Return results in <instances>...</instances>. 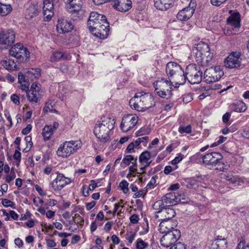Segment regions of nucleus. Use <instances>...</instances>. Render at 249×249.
<instances>
[{
	"label": "nucleus",
	"mask_w": 249,
	"mask_h": 249,
	"mask_svg": "<svg viewBox=\"0 0 249 249\" xmlns=\"http://www.w3.org/2000/svg\"><path fill=\"white\" fill-rule=\"evenodd\" d=\"M88 25L94 36L102 39L107 37L109 32V24L105 16L96 12H91L88 20Z\"/></svg>",
	"instance_id": "nucleus-1"
},
{
	"label": "nucleus",
	"mask_w": 249,
	"mask_h": 249,
	"mask_svg": "<svg viewBox=\"0 0 249 249\" xmlns=\"http://www.w3.org/2000/svg\"><path fill=\"white\" fill-rule=\"evenodd\" d=\"M193 53L195 61L202 67L209 65L213 58L209 45L202 41L195 45L193 48Z\"/></svg>",
	"instance_id": "nucleus-2"
},
{
	"label": "nucleus",
	"mask_w": 249,
	"mask_h": 249,
	"mask_svg": "<svg viewBox=\"0 0 249 249\" xmlns=\"http://www.w3.org/2000/svg\"><path fill=\"white\" fill-rule=\"evenodd\" d=\"M129 105L139 111H144L155 105L153 96L149 93H139L129 101Z\"/></svg>",
	"instance_id": "nucleus-3"
},
{
	"label": "nucleus",
	"mask_w": 249,
	"mask_h": 249,
	"mask_svg": "<svg viewBox=\"0 0 249 249\" xmlns=\"http://www.w3.org/2000/svg\"><path fill=\"white\" fill-rule=\"evenodd\" d=\"M155 92L162 98L167 96H171L172 94L173 84L172 81L165 78H159L153 83Z\"/></svg>",
	"instance_id": "nucleus-4"
},
{
	"label": "nucleus",
	"mask_w": 249,
	"mask_h": 249,
	"mask_svg": "<svg viewBox=\"0 0 249 249\" xmlns=\"http://www.w3.org/2000/svg\"><path fill=\"white\" fill-rule=\"evenodd\" d=\"M82 145L80 140L66 141L60 145L57 151V155L59 157L67 158L77 152L81 148Z\"/></svg>",
	"instance_id": "nucleus-5"
},
{
	"label": "nucleus",
	"mask_w": 249,
	"mask_h": 249,
	"mask_svg": "<svg viewBox=\"0 0 249 249\" xmlns=\"http://www.w3.org/2000/svg\"><path fill=\"white\" fill-rule=\"evenodd\" d=\"M9 54L21 62L30 57V53L27 49L20 43H17L13 46L9 51Z\"/></svg>",
	"instance_id": "nucleus-6"
},
{
	"label": "nucleus",
	"mask_w": 249,
	"mask_h": 249,
	"mask_svg": "<svg viewBox=\"0 0 249 249\" xmlns=\"http://www.w3.org/2000/svg\"><path fill=\"white\" fill-rule=\"evenodd\" d=\"M224 72L219 67L210 68L204 72V79L207 83L218 81L223 75Z\"/></svg>",
	"instance_id": "nucleus-7"
},
{
	"label": "nucleus",
	"mask_w": 249,
	"mask_h": 249,
	"mask_svg": "<svg viewBox=\"0 0 249 249\" xmlns=\"http://www.w3.org/2000/svg\"><path fill=\"white\" fill-rule=\"evenodd\" d=\"M164 235L161 238L160 242L161 245L165 248L171 247L180 237L181 233L179 230H173L171 232L164 233Z\"/></svg>",
	"instance_id": "nucleus-8"
},
{
	"label": "nucleus",
	"mask_w": 249,
	"mask_h": 249,
	"mask_svg": "<svg viewBox=\"0 0 249 249\" xmlns=\"http://www.w3.org/2000/svg\"><path fill=\"white\" fill-rule=\"evenodd\" d=\"M187 79L191 84L199 83L202 80V71L195 66H188L186 70Z\"/></svg>",
	"instance_id": "nucleus-9"
},
{
	"label": "nucleus",
	"mask_w": 249,
	"mask_h": 249,
	"mask_svg": "<svg viewBox=\"0 0 249 249\" xmlns=\"http://www.w3.org/2000/svg\"><path fill=\"white\" fill-rule=\"evenodd\" d=\"M202 159L205 165L211 168L216 165H220L223 159V156L220 153L211 152L204 155Z\"/></svg>",
	"instance_id": "nucleus-10"
},
{
	"label": "nucleus",
	"mask_w": 249,
	"mask_h": 249,
	"mask_svg": "<svg viewBox=\"0 0 249 249\" xmlns=\"http://www.w3.org/2000/svg\"><path fill=\"white\" fill-rule=\"evenodd\" d=\"M138 121V117L135 114H129L124 116L120 125L121 130L126 132L133 128Z\"/></svg>",
	"instance_id": "nucleus-11"
},
{
	"label": "nucleus",
	"mask_w": 249,
	"mask_h": 249,
	"mask_svg": "<svg viewBox=\"0 0 249 249\" xmlns=\"http://www.w3.org/2000/svg\"><path fill=\"white\" fill-rule=\"evenodd\" d=\"M15 40V34L13 31L8 30L0 33V47L6 49L13 44Z\"/></svg>",
	"instance_id": "nucleus-12"
},
{
	"label": "nucleus",
	"mask_w": 249,
	"mask_h": 249,
	"mask_svg": "<svg viewBox=\"0 0 249 249\" xmlns=\"http://www.w3.org/2000/svg\"><path fill=\"white\" fill-rule=\"evenodd\" d=\"M240 56V53L237 52H232L225 60V67L229 69L239 67L241 63Z\"/></svg>",
	"instance_id": "nucleus-13"
},
{
	"label": "nucleus",
	"mask_w": 249,
	"mask_h": 249,
	"mask_svg": "<svg viewBox=\"0 0 249 249\" xmlns=\"http://www.w3.org/2000/svg\"><path fill=\"white\" fill-rule=\"evenodd\" d=\"M196 4L191 1L189 6L180 10L177 15V18L180 21H185L190 19L194 14Z\"/></svg>",
	"instance_id": "nucleus-14"
},
{
	"label": "nucleus",
	"mask_w": 249,
	"mask_h": 249,
	"mask_svg": "<svg viewBox=\"0 0 249 249\" xmlns=\"http://www.w3.org/2000/svg\"><path fill=\"white\" fill-rule=\"evenodd\" d=\"M71 182L70 178L65 177L62 173H57L56 178L51 182V185L54 191H60Z\"/></svg>",
	"instance_id": "nucleus-15"
},
{
	"label": "nucleus",
	"mask_w": 249,
	"mask_h": 249,
	"mask_svg": "<svg viewBox=\"0 0 249 249\" xmlns=\"http://www.w3.org/2000/svg\"><path fill=\"white\" fill-rule=\"evenodd\" d=\"M227 23L229 25L228 32L229 34H236L238 32L240 27V18L239 14L236 13L227 19Z\"/></svg>",
	"instance_id": "nucleus-16"
},
{
	"label": "nucleus",
	"mask_w": 249,
	"mask_h": 249,
	"mask_svg": "<svg viewBox=\"0 0 249 249\" xmlns=\"http://www.w3.org/2000/svg\"><path fill=\"white\" fill-rule=\"evenodd\" d=\"M178 221L173 219H162L159 226V231L161 233H168L177 230Z\"/></svg>",
	"instance_id": "nucleus-17"
},
{
	"label": "nucleus",
	"mask_w": 249,
	"mask_h": 249,
	"mask_svg": "<svg viewBox=\"0 0 249 249\" xmlns=\"http://www.w3.org/2000/svg\"><path fill=\"white\" fill-rule=\"evenodd\" d=\"M110 131V130L107 128L104 125H100L96 124L94 129V133L101 142H106L110 139L108 135Z\"/></svg>",
	"instance_id": "nucleus-18"
},
{
	"label": "nucleus",
	"mask_w": 249,
	"mask_h": 249,
	"mask_svg": "<svg viewBox=\"0 0 249 249\" xmlns=\"http://www.w3.org/2000/svg\"><path fill=\"white\" fill-rule=\"evenodd\" d=\"M39 87L36 83L32 84L31 89L26 93L28 100L31 103H37L40 98Z\"/></svg>",
	"instance_id": "nucleus-19"
},
{
	"label": "nucleus",
	"mask_w": 249,
	"mask_h": 249,
	"mask_svg": "<svg viewBox=\"0 0 249 249\" xmlns=\"http://www.w3.org/2000/svg\"><path fill=\"white\" fill-rule=\"evenodd\" d=\"M113 2V7L122 12H126L132 7L131 0H115Z\"/></svg>",
	"instance_id": "nucleus-20"
},
{
	"label": "nucleus",
	"mask_w": 249,
	"mask_h": 249,
	"mask_svg": "<svg viewBox=\"0 0 249 249\" xmlns=\"http://www.w3.org/2000/svg\"><path fill=\"white\" fill-rule=\"evenodd\" d=\"M73 28V25L71 22L64 19L59 20L56 26L57 30L60 34L69 32L72 30Z\"/></svg>",
	"instance_id": "nucleus-21"
},
{
	"label": "nucleus",
	"mask_w": 249,
	"mask_h": 249,
	"mask_svg": "<svg viewBox=\"0 0 249 249\" xmlns=\"http://www.w3.org/2000/svg\"><path fill=\"white\" fill-rule=\"evenodd\" d=\"M182 69L179 65L177 63L170 62H168L166 67V73L168 76L169 79H171L174 75L180 71Z\"/></svg>",
	"instance_id": "nucleus-22"
},
{
	"label": "nucleus",
	"mask_w": 249,
	"mask_h": 249,
	"mask_svg": "<svg viewBox=\"0 0 249 249\" xmlns=\"http://www.w3.org/2000/svg\"><path fill=\"white\" fill-rule=\"evenodd\" d=\"M43 4V15L49 20L53 15V4L50 0H44Z\"/></svg>",
	"instance_id": "nucleus-23"
},
{
	"label": "nucleus",
	"mask_w": 249,
	"mask_h": 249,
	"mask_svg": "<svg viewBox=\"0 0 249 249\" xmlns=\"http://www.w3.org/2000/svg\"><path fill=\"white\" fill-rule=\"evenodd\" d=\"M187 79V74L185 73L183 69L177 73L176 75L171 79H169L173 83H175L176 84V87H178L179 85H183Z\"/></svg>",
	"instance_id": "nucleus-24"
},
{
	"label": "nucleus",
	"mask_w": 249,
	"mask_h": 249,
	"mask_svg": "<svg viewBox=\"0 0 249 249\" xmlns=\"http://www.w3.org/2000/svg\"><path fill=\"white\" fill-rule=\"evenodd\" d=\"M69 11L72 13H78L81 10L83 2L81 0H68Z\"/></svg>",
	"instance_id": "nucleus-25"
},
{
	"label": "nucleus",
	"mask_w": 249,
	"mask_h": 249,
	"mask_svg": "<svg viewBox=\"0 0 249 249\" xmlns=\"http://www.w3.org/2000/svg\"><path fill=\"white\" fill-rule=\"evenodd\" d=\"M165 205L168 207L176 205L179 201V198L177 197L176 193H169L166 194L163 197Z\"/></svg>",
	"instance_id": "nucleus-26"
},
{
	"label": "nucleus",
	"mask_w": 249,
	"mask_h": 249,
	"mask_svg": "<svg viewBox=\"0 0 249 249\" xmlns=\"http://www.w3.org/2000/svg\"><path fill=\"white\" fill-rule=\"evenodd\" d=\"M173 0H154L155 7L161 11L170 8Z\"/></svg>",
	"instance_id": "nucleus-27"
},
{
	"label": "nucleus",
	"mask_w": 249,
	"mask_h": 249,
	"mask_svg": "<svg viewBox=\"0 0 249 249\" xmlns=\"http://www.w3.org/2000/svg\"><path fill=\"white\" fill-rule=\"evenodd\" d=\"M231 111L237 112H244L247 109L246 104L242 101H237L230 106Z\"/></svg>",
	"instance_id": "nucleus-28"
},
{
	"label": "nucleus",
	"mask_w": 249,
	"mask_h": 249,
	"mask_svg": "<svg viewBox=\"0 0 249 249\" xmlns=\"http://www.w3.org/2000/svg\"><path fill=\"white\" fill-rule=\"evenodd\" d=\"M227 241L226 239L221 238L219 236L215 239L212 244L213 249H226L227 247Z\"/></svg>",
	"instance_id": "nucleus-29"
},
{
	"label": "nucleus",
	"mask_w": 249,
	"mask_h": 249,
	"mask_svg": "<svg viewBox=\"0 0 249 249\" xmlns=\"http://www.w3.org/2000/svg\"><path fill=\"white\" fill-rule=\"evenodd\" d=\"M115 124L114 119H111L109 116H104L101 118V121H98L96 124L100 125H104L107 128L111 130L113 128V125Z\"/></svg>",
	"instance_id": "nucleus-30"
},
{
	"label": "nucleus",
	"mask_w": 249,
	"mask_h": 249,
	"mask_svg": "<svg viewBox=\"0 0 249 249\" xmlns=\"http://www.w3.org/2000/svg\"><path fill=\"white\" fill-rule=\"evenodd\" d=\"M150 158V153L148 151H145L140 154L139 156V161L142 165L149 166L152 162Z\"/></svg>",
	"instance_id": "nucleus-31"
},
{
	"label": "nucleus",
	"mask_w": 249,
	"mask_h": 249,
	"mask_svg": "<svg viewBox=\"0 0 249 249\" xmlns=\"http://www.w3.org/2000/svg\"><path fill=\"white\" fill-rule=\"evenodd\" d=\"M40 75V70L38 68H31L26 73V77H28L30 80L38 78Z\"/></svg>",
	"instance_id": "nucleus-32"
},
{
	"label": "nucleus",
	"mask_w": 249,
	"mask_h": 249,
	"mask_svg": "<svg viewBox=\"0 0 249 249\" xmlns=\"http://www.w3.org/2000/svg\"><path fill=\"white\" fill-rule=\"evenodd\" d=\"M220 178H221L225 179L226 180H228L230 182V183L232 184H239L240 182V178L237 176H233L231 174H221Z\"/></svg>",
	"instance_id": "nucleus-33"
},
{
	"label": "nucleus",
	"mask_w": 249,
	"mask_h": 249,
	"mask_svg": "<svg viewBox=\"0 0 249 249\" xmlns=\"http://www.w3.org/2000/svg\"><path fill=\"white\" fill-rule=\"evenodd\" d=\"M160 212L165 217L163 219L165 220L172 219V218L176 215L175 211L170 206L162 209Z\"/></svg>",
	"instance_id": "nucleus-34"
},
{
	"label": "nucleus",
	"mask_w": 249,
	"mask_h": 249,
	"mask_svg": "<svg viewBox=\"0 0 249 249\" xmlns=\"http://www.w3.org/2000/svg\"><path fill=\"white\" fill-rule=\"evenodd\" d=\"M54 132V131L53 130L51 125H45L43 128L42 132L44 140L47 141L50 140Z\"/></svg>",
	"instance_id": "nucleus-35"
},
{
	"label": "nucleus",
	"mask_w": 249,
	"mask_h": 249,
	"mask_svg": "<svg viewBox=\"0 0 249 249\" xmlns=\"http://www.w3.org/2000/svg\"><path fill=\"white\" fill-rule=\"evenodd\" d=\"M185 181V185L189 189H196L198 186L199 181L196 177L187 178Z\"/></svg>",
	"instance_id": "nucleus-36"
},
{
	"label": "nucleus",
	"mask_w": 249,
	"mask_h": 249,
	"mask_svg": "<svg viewBox=\"0 0 249 249\" xmlns=\"http://www.w3.org/2000/svg\"><path fill=\"white\" fill-rule=\"evenodd\" d=\"M12 10V7L10 4H3L0 1V14L2 16H5L9 14Z\"/></svg>",
	"instance_id": "nucleus-37"
},
{
	"label": "nucleus",
	"mask_w": 249,
	"mask_h": 249,
	"mask_svg": "<svg viewBox=\"0 0 249 249\" xmlns=\"http://www.w3.org/2000/svg\"><path fill=\"white\" fill-rule=\"evenodd\" d=\"M137 159H135L133 162H132V165L129 167V173L127 175V178L130 179L131 177H135L134 174L138 173L137 172Z\"/></svg>",
	"instance_id": "nucleus-38"
},
{
	"label": "nucleus",
	"mask_w": 249,
	"mask_h": 249,
	"mask_svg": "<svg viewBox=\"0 0 249 249\" xmlns=\"http://www.w3.org/2000/svg\"><path fill=\"white\" fill-rule=\"evenodd\" d=\"M1 64L4 68L9 70H14L16 66V63L12 59L3 60L2 61Z\"/></svg>",
	"instance_id": "nucleus-39"
},
{
	"label": "nucleus",
	"mask_w": 249,
	"mask_h": 249,
	"mask_svg": "<svg viewBox=\"0 0 249 249\" xmlns=\"http://www.w3.org/2000/svg\"><path fill=\"white\" fill-rule=\"evenodd\" d=\"M165 204L163 198L162 200L157 201L153 205V208L156 210L160 209L158 213H161L160 211H161L162 209L168 207L167 205H165Z\"/></svg>",
	"instance_id": "nucleus-40"
},
{
	"label": "nucleus",
	"mask_w": 249,
	"mask_h": 249,
	"mask_svg": "<svg viewBox=\"0 0 249 249\" xmlns=\"http://www.w3.org/2000/svg\"><path fill=\"white\" fill-rule=\"evenodd\" d=\"M136 159V158H134L132 155H126L123 158L121 164L122 166H123V164L124 165V166H127L133 162L134 160Z\"/></svg>",
	"instance_id": "nucleus-41"
},
{
	"label": "nucleus",
	"mask_w": 249,
	"mask_h": 249,
	"mask_svg": "<svg viewBox=\"0 0 249 249\" xmlns=\"http://www.w3.org/2000/svg\"><path fill=\"white\" fill-rule=\"evenodd\" d=\"M178 131L181 134L184 133L190 134L192 132V126L190 124L186 126L181 125L179 127Z\"/></svg>",
	"instance_id": "nucleus-42"
},
{
	"label": "nucleus",
	"mask_w": 249,
	"mask_h": 249,
	"mask_svg": "<svg viewBox=\"0 0 249 249\" xmlns=\"http://www.w3.org/2000/svg\"><path fill=\"white\" fill-rule=\"evenodd\" d=\"M64 57V54L60 52H56L53 53V56L50 58V61L52 62H55L60 60L61 58Z\"/></svg>",
	"instance_id": "nucleus-43"
},
{
	"label": "nucleus",
	"mask_w": 249,
	"mask_h": 249,
	"mask_svg": "<svg viewBox=\"0 0 249 249\" xmlns=\"http://www.w3.org/2000/svg\"><path fill=\"white\" fill-rule=\"evenodd\" d=\"M148 246V244L141 238H138L136 241L137 249H145Z\"/></svg>",
	"instance_id": "nucleus-44"
},
{
	"label": "nucleus",
	"mask_w": 249,
	"mask_h": 249,
	"mask_svg": "<svg viewBox=\"0 0 249 249\" xmlns=\"http://www.w3.org/2000/svg\"><path fill=\"white\" fill-rule=\"evenodd\" d=\"M157 176H155V177H152L150 179V180L149 181V182L148 183V184H147L145 188L147 190H149V189H152V188H154L156 185V182H157Z\"/></svg>",
	"instance_id": "nucleus-45"
},
{
	"label": "nucleus",
	"mask_w": 249,
	"mask_h": 249,
	"mask_svg": "<svg viewBox=\"0 0 249 249\" xmlns=\"http://www.w3.org/2000/svg\"><path fill=\"white\" fill-rule=\"evenodd\" d=\"M120 187L121 188V190L123 191V193L124 194H126L128 191V183L127 181L125 180H122L119 184Z\"/></svg>",
	"instance_id": "nucleus-46"
},
{
	"label": "nucleus",
	"mask_w": 249,
	"mask_h": 249,
	"mask_svg": "<svg viewBox=\"0 0 249 249\" xmlns=\"http://www.w3.org/2000/svg\"><path fill=\"white\" fill-rule=\"evenodd\" d=\"M73 221L76 224H79L82 226L84 224V219L78 213L75 214Z\"/></svg>",
	"instance_id": "nucleus-47"
},
{
	"label": "nucleus",
	"mask_w": 249,
	"mask_h": 249,
	"mask_svg": "<svg viewBox=\"0 0 249 249\" xmlns=\"http://www.w3.org/2000/svg\"><path fill=\"white\" fill-rule=\"evenodd\" d=\"M149 133V129L146 128L145 127H142L136 132L135 134L137 137H139L142 135H145L148 134Z\"/></svg>",
	"instance_id": "nucleus-48"
},
{
	"label": "nucleus",
	"mask_w": 249,
	"mask_h": 249,
	"mask_svg": "<svg viewBox=\"0 0 249 249\" xmlns=\"http://www.w3.org/2000/svg\"><path fill=\"white\" fill-rule=\"evenodd\" d=\"M13 170L14 169L12 168L10 173H8L5 177V181L7 183H10L12 180L16 178V173Z\"/></svg>",
	"instance_id": "nucleus-49"
},
{
	"label": "nucleus",
	"mask_w": 249,
	"mask_h": 249,
	"mask_svg": "<svg viewBox=\"0 0 249 249\" xmlns=\"http://www.w3.org/2000/svg\"><path fill=\"white\" fill-rule=\"evenodd\" d=\"M136 235V232L134 231H130L126 233V239L130 244L133 242Z\"/></svg>",
	"instance_id": "nucleus-50"
},
{
	"label": "nucleus",
	"mask_w": 249,
	"mask_h": 249,
	"mask_svg": "<svg viewBox=\"0 0 249 249\" xmlns=\"http://www.w3.org/2000/svg\"><path fill=\"white\" fill-rule=\"evenodd\" d=\"M44 112H57V111L53 109V106L49 103H46L43 110Z\"/></svg>",
	"instance_id": "nucleus-51"
},
{
	"label": "nucleus",
	"mask_w": 249,
	"mask_h": 249,
	"mask_svg": "<svg viewBox=\"0 0 249 249\" xmlns=\"http://www.w3.org/2000/svg\"><path fill=\"white\" fill-rule=\"evenodd\" d=\"M30 79L28 77H26L22 72H20L18 74V82L19 83H22L25 82L29 81Z\"/></svg>",
	"instance_id": "nucleus-52"
},
{
	"label": "nucleus",
	"mask_w": 249,
	"mask_h": 249,
	"mask_svg": "<svg viewBox=\"0 0 249 249\" xmlns=\"http://www.w3.org/2000/svg\"><path fill=\"white\" fill-rule=\"evenodd\" d=\"M227 140V138L223 136H220L216 139V141L213 143L212 147L216 146L223 142H224Z\"/></svg>",
	"instance_id": "nucleus-53"
},
{
	"label": "nucleus",
	"mask_w": 249,
	"mask_h": 249,
	"mask_svg": "<svg viewBox=\"0 0 249 249\" xmlns=\"http://www.w3.org/2000/svg\"><path fill=\"white\" fill-rule=\"evenodd\" d=\"M184 156L183 154L181 153L178 154L175 158L172 160V164L174 165L178 164L184 158Z\"/></svg>",
	"instance_id": "nucleus-54"
},
{
	"label": "nucleus",
	"mask_w": 249,
	"mask_h": 249,
	"mask_svg": "<svg viewBox=\"0 0 249 249\" xmlns=\"http://www.w3.org/2000/svg\"><path fill=\"white\" fill-rule=\"evenodd\" d=\"M236 249H249V245L244 241H241L237 245Z\"/></svg>",
	"instance_id": "nucleus-55"
},
{
	"label": "nucleus",
	"mask_w": 249,
	"mask_h": 249,
	"mask_svg": "<svg viewBox=\"0 0 249 249\" xmlns=\"http://www.w3.org/2000/svg\"><path fill=\"white\" fill-rule=\"evenodd\" d=\"M170 249H186V247L184 244L178 242L173 245Z\"/></svg>",
	"instance_id": "nucleus-56"
},
{
	"label": "nucleus",
	"mask_w": 249,
	"mask_h": 249,
	"mask_svg": "<svg viewBox=\"0 0 249 249\" xmlns=\"http://www.w3.org/2000/svg\"><path fill=\"white\" fill-rule=\"evenodd\" d=\"M1 203L5 207H10L12 208L14 205L12 201L6 198L2 199Z\"/></svg>",
	"instance_id": "nucleus-57"
},
{
	"label": "nucleus",
	"mask_w": 249,
	"mask_h": 249,
	"mask_svg": "<svg viewBox=\"0 0 249 249\" xmlns=\"http://www.w3.org/2000/svg\"><path fill=\"white\" fill-rule=\"evenodd\" d=\"M176 196L179 198L180 200L179 202L181 203H184L188 201L187 198L186 197L185 195L182 192H180V194L176 193Z\"/></svg>",
	"instance_id": "nucleus-58"
},
{
	"label": "nucleus",
	"mask_w": 249,
	"mask_h": 249,
	"mask_svg": "<svg viewBox=\"0 0 249 249\" xmlns=\"http://www.w3.org/2000/svg\"><path fill=\"white\" fill-rule=\"evenodd\" d=\"M17 149H18L16 150L15 151L13 158L14 159L20 161L21 159V153L19 152V150H20L19 146H17Z\"/></svg>",
	"instance_id": "nucleus-59"
},
{
	"label": "nucleus",
	"mask_w": 249,
	"mask_h": 249,
	"mask_svg": "<svg viewBox=\"0 0 249 249\" xmlns=\"http://www.w3.org/2000/svg\"><path fill=\"white\" fill-rule=\"evenodd\" d=\"M181 27L182 30L185 31H189L192 28L193 25L190 22L183 23Z\"/></svg>",
	"instance_id": "nucleus-60"
},
{
	"label": "nucleus",
	"mask_w": 249,
	"mask_h": 249,
	"mask_svg": "<svg viewBox=\"0 0 249 249\" xmlns=\"http://www.w3.org/2000/svg\"><path fill=\"white\" fill-rule=\"evenodd\" d=\"M20 89L22 90L25 91L26 93L29 90V85L30 83L29 81L25 82L22 83H20Z\"/></svg>",
	"instance_id": "nucleus-61"
},
{
	"label": "nucleus",
	"mask_w": 249,
	"mask_h": 249,
	"mask_svg": "<svg viewBox=\"0 0 249 249\" xmlns=\"http://www.w3.org/2000/svg\"><path fill=\"white\" fill-rule=\"evenodd\" d=\"M227 0H211V3L212 5L216 6H219L222 4L225 3Z\"/></svg>",
	"instance_id": "nucleus-62"
},
{
	"label": "nucleus",
	"mask_w": 249,
	"mask_h": 249,
	"mask_svg": "<svg viewBox=\"0 0 249 249\" xmlns=\"http://www.w3.org/2000/svg\"><path fill=\"white\" fill-rule=\"evenodd\" d=\"M46 245L49 248H54L56 246V244L54 241L51 239H46Z\"/></svg>",
	"instance_id": "nucleus-63"
},
{
	"label": "nucleus",
	"mask_w": 249,
	"mask_h": 249,
	"mask_svg": "<svg viewBox=\"0 0 249 249\" xmlns=\"http://www.w3.org/2000/svg\"><path fill=\"white\" fill-rule=\"evenodd\" d=\"M130 222L132 224H136L139 221V216L136 214H132L129 218Z\"/></svg>",
	"instance_id": "nucleus-64"
}]
</instances>
